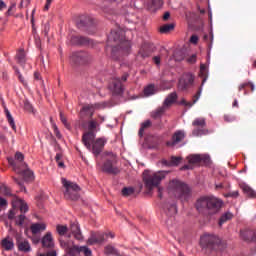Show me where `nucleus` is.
<instances>
[{
	"label": "nucleus",
	"instance_id": "20",
	"mask_svg": "<svg viewBox=\"0 0 256 256\" xmlns=\"http://www.w3.org/2000/svg\"><path fill=\"white\" fill-rule=\"evenodd\" d=\"M105 241V234L100 232H93L87 240L88 245H95L97 243H103Z\"/></svg>",
	"mask_w": 256,
	"mask_h": 256
},
{
	"label": "nucleus",
	"instance_id": "30",
	"mask_svg": "<svg viewBox=\"0 0 256 256\" xmlns=\"http://www.w3.org/2000/svg\"><path fill=\"white\" fill-rule=\"evenodd\" d=\"M164 211L166 212V215H168L169 217L177 215V204H175V202L166 203L164 205Z\"/></svg>",
	"mask_w": 256,
	"mask_h": 256
},
{
	"label": "nucleus",
	"instance_id": "7",
	"mask_svg": "<svg viewBox=\"0 0 256 256\" xmlns=\"http://www.w3.org/2000/svg\"><path fill=\"white\" fill-rule=\"evenodd\" d=\"M103 173H107L108 175H119L121 170L117 167V155L113 152L107 153V159L102 165Z\"/></svg>",
	"mask_w": 256,
	"mask_h": 256
},
{
	"label": "nucleus",
	"instance_id": "23",
	"mask_svg": "<svg viewBox=\"0 0 256 256\" xmlns=\"http://www.w3.org/2000/svg\"><path fill=\"white\" fill-rule=\"evenodd\" d=\"M42 247H46L47 249H51L55 246V242L53 241V234L51 232H47L41 240Z\"/></svg>",
	"mask_w": 256,
	"mask_h": 256
},
{
	"label": "nucleus",
	"instance_id": "14",
	"mask_svg": "<svg viewBox=\"0 0 256 256\" xmlns=\"http://www.w3.org/2000/svg\"><path fill=\"white\" fill-rule=\"evenodd\" d=\"M71 61L75 65H85L91 61V56L87 52H74L71 55Z\"/></svg>",
	"mask_w": 256,
	"mask_h": 256
},
{
	"label": "nucleus",
	"instance_id": "41",
	"mask_svg": "<svg viewBox=\"0 0 256 256\" xmlns=\"http://www.w3.org/2000/svg\"><path fill=\"white\" fill-rule=\"evenodd\" d=\"M152 123H151V120H146L145 122H143L141 124V127L139 129V132H138V135L140 137H143L144 133H145V130L146 129H149V127H151Z\"/></svg>",
	"mask_w": 256,
	"mask_h": 256
},
{
	"label": "nucleus",
	"instance_id": "62",
	"mask_svg": "<svg viewBox=\"0 0 256 256\" xmlns=\"http://www.w3.org/2000/svg\"><path fill=\"white\" fill-rule=\"evenodd\" d=\"M51 3H53V0H46V4L44 6L45 11H49V7H51Z\"/></svg>",
	"mask_w": 256,
	"mask_h": 256
},
{
	"label": "nucleus",
	"instance_id": "5",
	"mask_svg": "<svg viewBox=\"0 0 256 256\" xmlns=\"http://www.w3.org/2000/svg\"><path fill=\"white\" fill-rule=\"evenodd\" d=\"M168 191L177 199H181V201H187V199H189V195H191V189L189 186L179 180L170 181Z\"/></svg>",
	"mask_w": 256,
	"mask_h": 256
},
{
	"label": "nucleus",
	"instance_id": "9",
	"mask_svg": "<svg viewBox=\"0 0 256 256\" xmlns=\"http://www.w3.org/2000/svg\"><path fill=\"white\" fill-rule=\"evenodd\" d=\"M59 243L60 247L70 256H79L81 253H85V249H89L87 246L71 245V242L65 241L63 238L59 239Z\"/></svg>",
	"mask_w": 256,
	"mask_h": 256
},
{
	"label": "nucleus",
	"instance_id": "57",
	"mask_svg": "<svg viewBox=\"0 0 256 256\" xmlns=\"http://www.w3.org/2000/svg\"><path fill=\"white\" fill-rule=\"evenodd\" d=\"M190 43H192L193 45H197V43H199V36L198 35H192L190 37Z\"/></svg>",
	"mask_w": 256,
	"mask_h": 256
},
{
	"label": "nucleus",
	"instance_id": "37",
	"mask_svg": "<svg viewBox=\"0 0 256 256\" xmlns=\"http://www.w3.org/2000/svg\"><path fill=\"white\" fill-rule=\"evenodd\" d=\"M17 63L19 65L23 66L25 63H27V57L25 55V50H19V52L16 55Z\"/></svg>",
	"mask_w": 256,
	"mask_h": 256
},
{
	"label": "nucleus",
	"instance_id": "56",
	"mask_svg": "<svg viewBox=\"0 0 256 256\" xmlns=\"http://www.w3.org/2000/svg\"><path fill=\"white\" fill-rule=\"evenodd\" d=\"M16 223H17V225H23V223H25V215L20 214L18 216V218L16 219Z\"/></svg>",
	"mask_w": 256,
	"mask_h": 256
},
{
	"label": "nucleus",
	"instance_id": "49",
	"mask_svg": "<svg viewBox=\"0 0 256 256\" xmlns=\"http://www.w3.org/2000/svg\"><path fill=\"white\" fill-rule=\"evenodd\" d=\"M139 55L140 57H142V59H146V57H149V55H151V52L147 50V46H142L140 48Z\"/></svg>",
	"mask_w": 256,
	"mask_h": 256
},
{
	"label": "nucleus",
	"instance_id": "61",
	"mask_svg": "<svg viewBox=\"0 0 256 256\" xmlns=\"http://www.w3.org/2000/svg\"><path fill=\"white\" fill-rule=\"evenodd\" d=\"M188 63H195L197 61V55L193 54L187 59Z\"/></svg>",
	"mask_w": 256,
	"mask_h": 256
},
{
	"label": "nucleus",
	"instance_id": "51",
	"mask_svg": "<svg viewBox=\"0 0 256 256\" xmlns=\"http://www.w3.org/2000/svg\"><path fill=\"white\" fill-rule=\"evenodd\" d=\"M133 193H135V189L132 187L122 189V195H124V197H129V195H133Z\"/></svg>",
	"mask_w": 256,
	"mask_h": 256
},
{
	"label": "nucleus",
	"instance_id": "28",
	"mask_svg": "<svg viewBox=\"0 0 256 256\" xmlns=\"http://www.w3.org/2000/svg\"><path fill=\"white\" fill-rule=\"evenodd\" d=\"M201 93H203V88L200 87L198 89V91L196 92V94L193 96L192 102L182 100L181 104L185 105V107H193V105H195V103H197L199 101V98L201 97Z\"/></svg>",
	"mask_w": 256,
	"mask_h": 256
},
{
	"label": "nucleus",
	"instance_id": "36",
	"mask_svg": "<svg viewBox=\"0 0 256 256\" xmlns=\"http://www.w3.org/2000/svg\"><path fill=\"white\" fill-rule=\"evenodd\" d=\"M179 163H181V157H177V156H172L170 161H167V160L162 161V164L166 166H177L179 165Z\"/></svg>",
	"mask_w": 256,
	"mask_h": 256
},
{
	"label": "nucleus",
	"instance_id": "4",
	"mask_svg": "<svg viewBox=\"0 0 256 256\" xmlns=\"http://www.w3.org/2000/svg\"><path fill=\"white\" fill-rule=\"evenodd\" d=\"M169 175V171H157L151 172L149 170H145L143 172V183L147 191H153L156 187L161 185V181H164L165 177Z\"/></svg>",
	"mask_w": 256,
	"mask_h": 256
},
{
	"label": "nucleus",
	"instance_id": "27",
	"mask_svg": "<svg viewBox=\"0 0 256 256\" xmlns=\"http://www.w3.org/2000/svg\"><path fill=\"white\" fill-rule=\"evenodd\" d=\"M70 41L72 45H89L91 43L89 38L83 36H72Z\"/></svg>",
	"mask_w": 256,
	"mask_h": 256
},
{
	"label": "nucleus",
	"instance_id": "16",
	"mask_svg": "<svg viewBox=\"0 0 256 256\" xmlns=\"http://www.w3.org/2000/svg\"><path fill=\"white\" fill-rule=\"evenodd\" d=\"M185 139V131L177 130L171 137L170 141L166 142L167 147H177L180 143H183Z\"/></svg>",
	"mask_w": 256,
	"mask_h": 256
},
{
	"label": "nucleus",
	"instance_id": "10",
	"mask_svg": "<svg viewBox=\"0 0 256 256\" xmlns=\"http://www.w3.org/2000/svg\"><path fill=\"white\" fill-rule=\"evenodd\" d=\"M25 156L21 152H16L14 158L8 157L7 161L9 166L12 167L15 173H21L23 169L27 167V164L24 162Z\"/></svg>",
	"mask_w": 256,
	"mask_h": 256
},
{
	"label": "nucleus",
	"instance_id": "58",
	"mask_svg": "<svg viewBox=\"0 0 256 256\" xmlns=\"http://www.w3.org/2000/svg\"><path fill=\"white\" fill-rule=\"evenodd\" d=\"M24 109L26 111H29V113H33V106L31 105V103L29 102H25L24 103Z\"/></svg>",
	"mask_w": 256,
	"mask_h": 256
},
{
	"label": "nucleus",
	"instance_id": "54",
	"mask_svg": "<svg viewBox=\"0 0 256 256\" xmlns=\"http://www.w3.org/2000/svg\"><path fill=\"white\" fill-rule=\"evenodd\" d=\"M224 121L226 123H233V121H235V116H233L231 114H225L224 115Z\"/></svg>",
	"mask_w": 256,
	"mask_h": 256
},
{
	"label": "nucleus",
	"instance_id": "17",
	"mask_svg": "<svg viewBox=\"0 0 256 256\" xmlns=\"http://www.w3.org/2000/svg\"><path fill=\"white\" fill-rule=\"evenodd\" d=\"M12 207L14 209H17V207H19L21 213H27V211H29V206L27 205V202L17 196H14L12 198Z\"/></svg>",
	"mask_w": 256,
	"mask_h": 256
},
{
	"label": "nucleus",
	"instance_id": "11",
	"mask_svg": "<svg viewBox=\"0 0 256 256\" xmlns=\"http://www.w3.org/2000/svg\"><path fill=\"white\" fill-rule=\"evenodd\" d=\"M87 125L88 131L82 136V143L84 147H90L89 141H93V139H95V131L97 130V127H99V123H97L96 120L91 119L87 122Z\"/></svg>",
	"mask_w": 256,
	"mask_h": 256
},
{
	"label": "nucleus",
	"instance_id": "3",
	"mask_svg": "<svg viewBox=\"0 0 256 256\" xmlns=\"http://www.w3.org/2000/svg\"><path fill=\"white\" fill-rule=\"evenodd\" d=\"M200 247L204 253L225 251L227 249V242L215 234L206 233L200 237Z\"/></svg>",
	"mask_w": 256,
	"mask_h": 256
},
{
	"label": "nucleus",
	"instance_id": "48",
	"mask_svg": "<svg viewBox=\"0 0 256 256\" xmlns=\"http://www.w3.org/2000/svg\"><path fill=\"white\" fill-rule=\"evenodd\" d=\"M123 0H103V3L101 5L102 9H105V7H109V5H117L121 3Z\"/></svg>",
	"mask_w": 256,
	"mask_h": 256
},
{
	"label": "nucleus",
	"instance_id": "13",
	"mask_svg": "<svg viewBox=\"0 0 256 256\" xmlns=\"http://www.w3.org/2000/svg\"><path fill=\"white\" fill-rule=\"evenodd\" d=\"M193 83H195V76L191 73H185L179 79L178 89L179 91H187L188 89H191Z\"/></svg>",
	"mask_w": 256,
	"mask_h": 256
},
{
	"label": "nucleus",
	"instance_id": "8",
	"mask_svg": "<svg viewBox=\"0 0 256 256\" xmlns=\"http://www.w3.org/2000/svg\"><path fill=\"white\" fill-rule=\"evenodd\" d=\"M187 160L189 164L184 165L182 171L193 169V165H209L211 158L206 154H191Z\"/></svg>",
	"mask_w": 256,
	"mask_h": 256
},
{
	"label": "nucleus",
	"instance_id": "33",
	"mask_svg": "<svg viewBox=\"0 0 256 256\" xmlns=\"http://www.w3.org/2000/svg\"><path fill=\"white\" fill-rule=\"evenodd\" d=\"M163 7V0H150L148 3L149 11L155 12L157 9H161Z\"/></svg>",
	"mask_w": 256,
	"mask_h": 256
},
{
	"label": "nucleus",
	"instance_id": "32",
	"mask_svg": "<svg viewBox=\"0 0 256 256\" xmlns=\"http://www.w3.org/2000/svg\"><path fill=\"white\" fill-rule=\"evenodd\" d=\"M47 229V225L45 223H34L30 226V231L33 235H37V233H41Z\"/></svg>",
	"mask_w": 256,
	"mask_h": 256
},
{
	"label": "nucleus",
	"instance_id": "22",
	"mask_svg": "<svg viewBox=\"0 0 256 256\" xmlns=\"http://www.w3.org/2000/svg\"><path fill=\"white\" fill-rule=\"evenodd\" d=\"M240 237L243 241H256V230L244 229L240 231Z\"/></svg>",
	"mask_w": 256,
	"mask_h": 256
},
{
	"label": "nucleus",
	"instance_id": "38",
	"mask_svg": "<svg viewBox=\"0 0 256 256\" xmlns=\"http://www.w3.org/2000/svg\"><path fill=\"white\" fill-rule=\"evenodd\" d=\"M0 193L1 195H4L5 197H16L15 195H13V193H11V188H9L7 185L5 184H0Z\"/></svg>",
	"mask_w": 256,
	"mask_h": 256
},
{
	"label": "nucleus",
	"instance_id": "15",
	"mask_svg": "<svg viewBox=\"0 0 256 256\" xmlns=\"http://www.w3.org/2000/svg\"><path fill=\"white\" fill-rule=\"evenodd\" d=\"M193 127H196L192 134L195 137H199L200 135H205V129L204 127H207V122H205V118H196L192 122Z\"/></svg>",
	"mask_w": 256,
	"mask_h": 256
},
{
	"label": "nucleus",
	"instance_id": "53",
	"mask_svg": "<svg viewBox=\"0 0 256 256\" xmlns=\"http://www.w3.org/2000/svg\"><path fill=\"white\" fill-rule=\"evenodd\" d=\"M245 87H250L251 91H255V85H253V83H250V82L241 84L238 87V91H243V89H245Z\"/></svg>",
	"mask_w": 256,
	"mask_h": 256
},
{
	"label": "nucleus",
	"instance_id": "1",
	"mask_svg": "<svg viewBox=\"0 0 256 256\" xmlns=\"http://www.w3.org/2000/svg\"><path fill=\"white\" fill-rule=\"evenodd\" d=\"M131 50V42L125 39V32L121 28L111 30L108 36L106 52L111 53L112 59H119Z\"/></svg>",
	"mask_w": 256,
	"mask_h": 256
},
{
	"label": "nucleus",
	"instance_id": "55",
	"mask_svg": "<svg viewBox=\"0 0 256 256\" xmlns=\"http://www.w3.org/2000/svg\"><path fill=\"white\" fill-rule=\"evenodd\" d=\"M225 197H232V199H237V197H239V191L235 190V191H231L228 192Z\"/></svg>",
	"mask_w": 256,
	"mask_h": 256
},
{
	"label": "nucleus",
	"instance_id": "35",
	"mask_svg": "<svg viewBox=\"0 0 256 256\" xmlns=\"http://www.w3.org/2000/svg\"><path fill=\"white\" fill-rule=\"evenodd\" d=\"M156 93H157V88L155 87V84H149L144 88L145 97H151V95H155Z\"/></svg>",
	"mask_w": 256,
	"mask_h": 256
},
{
	"label": "nucleus",
	"instance_id": "45",
	"mask_svg": "<svg viewBox=\"0 0 256 256\" xmlns=\"http://www.w3.org/2000/svg\"><path fill=\"white\" fill-rule=\"evenodd\" d=\"M200 76L202 77V85H205V81H207V66L205 64L200 66Z\"/></svg>",
	"mask_w": 256,
	"mask_h": 256
},
{
	"label": "nucleus",
	"instance_id": "59",
	"mask_svg": "<svg viewBox=\"0 0 256 256\" xmlns=\"http://www.w3.org/2000/svg\"><path fill=\"white\" fill-rule=\"evenodd\" d=\"M7 205H8L7 199L0 197V209L7 207Z\"/></svg>",
	"mask_w": 256,
	"mask_h": 256
},
{
	"label": "nucleus",
	"instance_id": "47",
	"mask_svg": "<svg viewBox=\"0 0 256 256\" xmlns=\"http://www.w3.org/2000/svg\"><path fill=\"white\" fill-rule=\"evenodd\" d=\"M203 40L206 41L208 49L213 46V33L205 34Z\"/></svg>",
	"mask_w": 256,
	"mask_h": 256
},
{
	"label": "nucleus",
	"instance_id": "64",
	"mask_svg": "<svg viewBox=\"0 0 256 256\" xmlns=\"http://www.w3.org/2000/svg\"><path fill=\"white\" fill-rule=\"evenodd\" d=\"M153 61H154V63H155L156 65H160V64H161V57L155 56V57L153 58Z\"/></svg>",
	"mask_w": 256,
	"mask_h": 256
},
{
	"label": "nucleus",
	"instance_id": "40",
	"mask_svg": "<svg viewBox=\"0 0 256 256\" xmlns=\"http://www.w3.org/2000/svg\"><path fill=\"white\" fill-rule=\"evenodd\" d=\"M5 113H6V119L9 123L10 127H12L13 131L17 132V126L15 125V119H13L11 112H9V110H6Z\"/></svg>",
	"mask_w": 256,
	"mask_h": 256
},
{
	"label": "nucleus",
	"instance_id": "18",
	"mask_svg": "<svg viewBox=\"0 0 256 256\" xmlns=\"http://www.w3.org/2000/svg\"><path fill=\"white\" fill-rule=\"evenodd\" d=\"M16 245L20 251H23L24 253H28V251H31V244H29V241L21 236L16 237Z\"/></svg>",
	"mask_w": 256,
	"mask_h": 256
},
{
	"label": "nucleus",
	"instance_id": "2",
	"mask_svg": "<svg viewBox=\"0 0 256 256\" xmlns=\"http://www.w3.org/2000/svg\"><path fill=\"white\" fill-rule=\"evenodd\" d=\"M195 207L200 215L213 217V215H217L221 211L223 201L215 196H202L196 201Z\"/></svg>",
	"mask_w": 256,
	"mask_h": 256
},
{
	"label": "nucleus",
	"instance_id": "24",
	"mask_svg": "<svg viewBox=\"0 0 256 256\" xmlns=\"http://www.w3.org/2000/svg\"><path fill=\"white\" fill-rule=\"evenodd\" d=\"M70 233L73 235L74 239L77 241H83V234L81 233V228L77 223H71Z\"/></svg>",
	"mask_w": 256,
	"mask_h": 256
},
{
	"label": "nucleus",
	"instance_id": "12",
	"mask_svg": "<svg viewBox=\"0 0 256 256\" xmlns=\"http://www.w3.org/2000/svg\"><path fill=\"white\" fill-rule=\"evenodd\" d=\"M88 143L90 147L85 146L86 149H88V151H91V153H93L95 157H99V155H101V153L103 152V149H105V145L107 144V139L98 138L95 140L94 138L93 141H89Z\"/></svg>",
	"mask_w": 256,
	"mask_h": 256
},
{
	"label": "nucleus",
	"instance_id": "52",
	"mask_svg": "<svg viewBox=\"0 0 256 256\" xmlns=\"http://www.w3.org/2000/svg\"><path fill=\"white\" fill-rule=\"evenodd\" d=\"M60 120L61 123H63L64 127H66V129H71V124L67 122V117H65V114H63V112H60Z\"/></svg>",
	"mask_w": 256,
	"mask_h": 256
},
{
	"label": "nucleus",
	"instance_id": "63",
	"mask_svg": "<svg viewBox=\"0 0 256 256\" xmlns=\"http://www.w3.org/2000/svg\"><path fill=\"white\" fill-rule=\"evenodd\" d=\"M13 181L19 185V187L23 188V181L19 180L16 177H13Z\"/></svg>",
	"mask_w": 256,
	"mask_h": 256
},
{
	"label": "nucleus",
	"instance_id": "19",
	"mask_svg": "<svg viewBox=\"0 0 256 256\" xmlns=\"http://www.w3.org/2000/svg\"><path fill=\"white\" fill-rule=\"evenodd\" d=\"M110 89L115 95H121L123 93V83L120 78H114L110 84Z\"/></svg>",
	"mask_w": 256,
	"mask_h": 256
},
{
	"label": "nucleus",
	"instance_id": "34",
	"mask_svg": "<svg viewBox=\"0 0 256 256\" xmlns=\"http://www.w3.org/2000/svg\"><path fill=\"white\" fill-rule=\"evenodd\" d=\"M18 175H22L26 181H33L35 179V176L33 175V171L31 169L27 168H22L21 173H18Z\"/></svg>",
	"mask_w": 256,
	"mask_h": 256
},
{
	"label": "nucleus",
	"instance_id": "39",
	"mask_svg": "<svg viewBox=\"0 0 256 256\" xmlns=\"http://www.w3.org/2000/svg\"><path fill=\"white\" fill-rule=\"evenodd\" d=\"M175 101H177V93L173 92L170 95H168L163 105H165L168 108L172 103H175Z\"/></svg>",
	"mask_w": 256,
	"mask_h": 256
},
{
	"label": "nucleus",
	"instance_id": "43",
	"mask_svg": "<svg viewBox=\"0 0 256 256\" xmlns=\"http://www.w3.org/2000/svg\"><path fill=\"white\" fill-rule=\"evenodd\" d=\"M242 190L248 197H252V199H256V192L251 187L244 185Z\"/></svg>",
	"mask_w": 256,
	"mask_h": 256
},
{
	"label": "nucleus",
	"instance_id": "6",
	"mask_svg": "<svg viewBox=\"0 0 256 256\" xmlns=\"http://www.w3.org/2000/svg\"><path fill=\"white\" fill-rule=\"evenodd\" d=\"M62 185L65 188V199H70V201H77V199H79V192L81 191V187H79L77 183L62 178Z\"/></svg>",
	"mask_w": 256,
	"mask_h": 256
},
{
	"label": "nucleus",
	"instance_id": "29",
	"mask_svg": "<svg viewBox=\"0 0 256 256\" xmlns=\"http://www.w3.org/2000/svg\"><path fill=\"white\" fill-rule=\"evenodd\" d=\"M95 25V21L91 16H82L80 18V22L78 23V27H93Z\"/></svg>",
	"mask_w": 256,
	"mask_h": 256
},
{
	"label": "nucleus",
	"instance_id": "31",
	"mask_svg": "<svg viewBox=\"0 0 256 256\" xmlns=\"http://www.w3.org/2000/svg\"><path fill=\"white\" fill-rule=\"evenodd\" d=\"M167 106L163 104L161 107H158L155 111L151 113L152 119H161L163 115H165V111H167Z\"/></svg>",
	"mask_w": 256,
	"mask_h": 256
},
{
	"label": "nucleus",
	"instance_id": "60",
	"mask_svg": "<svg viewBox=\"0 0 256 256\" xmlns=\"http://www.w3.org/2000/svg\"><path fill=\"white\" fill-rule=\"evenodd\" d=\"M54 128V134L56 135L57 139H61V132H59V128L57 126H53Z\"/></svg>",
	"mask_w": 256,
	"mask_h": 256
},
{
	"label": "nucleus",
	"instance_id": "25",
	"mask_svg": "<svg viewBox=\"0 0 256 256\" xmlns=\"http://www.w3.org/2000/svg\"><path fill=\"white\" fill-rule=\"evenodd\" d=\"M104 255L106 256H125L124 253L115 248V246L108 244L104 247Z\"/></svg>",
	"mask_w": 256,
	"mask_h": 256
},
{
	"label": "nucleus",
	"instance_id": "21",
	"mask_svg": "<svg viewBox=\"0 0 256 256\" xmlns=\"http://www.w3.org/2000/svg\"><path fill=\"white\" fill-rule=\"evenodd\" d=\"M95 109H105V103L99 102L96 104L83 106L82 111H84L85 113H89L90 117H93V113H95Z\"/></svg>",
	"mask_w": 256,
	"mask_h": 256
},
{
	"label": "nucleus",
	"instance_id": "50",
	"mask_svg": "<svg viewBox=\"0 0 256 256\" xmlns=\"http://www.w3.org/2000/svg\"><path fill=\"white\" fill-rule=\"evenodd\" d=\"M185 59V54L181 50H176L174 52V60L175 61H183Z\"/></svg>",
	"mask_w": 256,
	"mask_h": 256
},
{
	"label": "nucleus",
	"instance_id": "42",
	"mask_svg": "<svg viewBox=\"0 0 256 256\" xmlns=\"http://www.w3.org/2000/svg\"><path fill=\"white\" fill-rule=\"evenodd\" d=\"M233 219V214L231 212H226L223 214L219 219V225H223L224 223H227V221H231Z\"/></svg>",
	"mask_w": 256,
	"mask_h": 256
},
{
	"label": "nucleus",
	"instance_id": "26",
	"mask_svg": "<svg viewBox=\"0 0 256 256\" xmlns=\"http://www.w3.org/2000/svg\"><path fill=\"white\" fill-rule=\"evenodd\" d=\"M0 245L4 251H13L15 249V243L13 242V238L6 237L1 240Z\"/></svg>",
	"mask_w": 256,
	"mask_h": 256
},
{
	"label": "nucleus",
	"instance_id": "44",
	"mask_svg": "<svg viewBox=\"0 0 256 256\" xmlns=\"http://www.w3.org/2000/svg\"><path fill=\"white\" fill-rule=\"evenodd\" d=\"M56 231L60 237H63V235H67V231H69V228L66 225L58 224L56 226Z\"/></svg>",
	"mask_w": 256,
	"mask_h": 256
},
{
	"label": "nucleus",
	"instance_id": "46",
	"mask_svg": "<svg viewBox=\"0 0 256 256\" xmlns=\"http://www.w3.org/2000/svg\"><path fill=\"white\" fill-rule=\"evenodd\" d=\"M173 29H175V24H164L160 27V33H170Z\"/></svg>",
	"mask_w": 256,
	"mask_h": 256
}]
</instances>
